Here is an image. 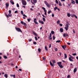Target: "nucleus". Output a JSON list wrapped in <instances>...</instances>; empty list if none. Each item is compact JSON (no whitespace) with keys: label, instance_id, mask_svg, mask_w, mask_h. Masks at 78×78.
Instances as JSON below:
<instances>
[{"label":"nucleus","instance_id":"nucleus-15","mask_svg":"<svg viewBox=\"0 0 78 78\" xmlns=\"http://www.w3.org/2000/svg\"><path fill=\"white\" fill-rule=\"evenodd\" d=\"M71 3H72V4H75V1L73 0H71Z\"/></svg>","mask_w":78,"mask_h":78},{"label":"nucleus","instance_id":"nucleus-12","mask_svg":"<svg viewBox=\"0 0 78 78\" xmlns=\"http://www.w3.org/2000/svg\"><path fill=\"white\" fill-rule=\"evenodd\" d=\"M57 63L58 65V66H59L61 65V64H62V62H57Z\"/></svg>","mask_w":78,"mask_h":78},{"label":"nucleus","instance_id":"nucleus-38","mask_svg":"<svg viewBox=\"0 0 78 78\" xmlns=\"http://www.w3.org/2000/svg\"><path fill=\"white\" fill-rule=\"evenodd\" d=\"M72 55H73V56H76V53L73 54Z\"/></svg>","mask_w":78,"mask_h":78},{"label":"nucleus","instance_id":"nucleus-53","mask_svg":"<svg viewBox=\"0 0 78 78\" xmlns=\"http://www.w3.org/2000/svg\"><path fill=\"white\" fill-rule=\"evenodd\" d=\"M66 34H63V36H64V37H66Z\"/></svg>","mask_w":78,"mask_h":78},{"label":"nucleus","instance_id":"nucleus-43","mask_svg":"<svg viewBox=\"0 0 78 78\" xmlns=\"http://www.w3.org/2000/svg\"><path fill=\"white\" fill-rule=\"evenodd\" d=\"M76 4H78V0H76Z\"/></svg>","mask_w":78,"mask_h":78},{"label":"nucleus","instance_id":"nucleus-52","mask_svg":"<svg viewBox=\"0 0 78 78\" xmlns=\"http://www.w3.org/2000/svg\"><path fill=\"white\" fill-rule=\"evenodd\" d=\"M29 42H31V41H32V39H29Z\"/></svg>","mask_w":78,"mask_h":78},{"label":"nucleus","instance_id":"nucleus-49","mask_svg":"<svg viewBox=\"0 0 78 78\" xmlns=\"http://www.w3.org/2000/svg\"><path fill=\"white\" fill-rule=\"evenodd\" d=\"M59 6H62V5H61V3H60V2H59Z\"/></svg>","mask_w":78,"mask_h":78},{"label":"nucleus","instance_id":"nucleus-5","mask_svg":"<svg viewBox=\"0 0 78 78\" xmlns=\"http://www.w3.org/2000/svg\"><path fill=\"white\" fill-rule=\"evenodd\" d=\"M74 59V57H72V56H71V57H69V60L70 61H71L73 62V60L72 59Z\"/></svg>","mask_w":78,"mask_h":78},{"label":"nucleus","instance_id":"nucleus-63","mask_svg":"<svg viewBox=\"0 0 78 78\" xmlns=\"http://www.w3.org/2000/svg\"><path fill=\"white\" fill-rule=\"evenodd\" d=\"M49 48H51V44H49Z\"/></svg>","mask_w":78,"mask_h":78},{"label":"nucleus","instance_id":"nucleus-31","mask_svg":"<svg viewBox=\"0 0 78 78\" xmlns=\"http://www.w3.org/2000/svg\"><path fill=\"white\" fill-rule=\"evenodd\" d=\"M45 50L46 51H48V49H47V48L45 46Z\"/></svg>","mask_w":78,"mask_h":78},{"label":"nucleus","instance_id":"nucleus-6","mask_svg":"<svg viewBox=\"0 0 78 78\" xmlns=\"http://www.w3.org/2000/svg\"><path fill=\"white\" fill-rule=\"evenodd\" d=\"M31 2L33 5H35V4L34 3H37V0H33L34 2H32V0H31Z\"/></svg>","mask_w":78,"mask_h":78},{"label":"nucleus","instance_id":"nucleus-56","mask_svg":"<svg viewBox=\"0 0 78 78\" xmlns=\"http://www.w3.org/2000/svg\"><path fill=\"white\" fill-rule=\"evenodd\" d=\"M73 32L74 34H75V30L74 29H73Z\"/></svg>","mask_w":78,"mask_h":78},{"label":"nucleus","instance_id":"nucleus-47","mask_svg":"<svg viewBox=\"0 0 78 78\" xmlns=\"http://www.w3.org/2000/svg\"><path fill=\"white\" fill-rule=\"evenodd\" d=\"M55 2L56 3H57V4H58V1L57 0H56Z\"/></svg>","mask_w":78,"mask_h":78},{"label":"nucleus","instance_id":"nucleus-28","mask_svg":"<svg viewBox=\"0 0 78 78\" xmlns=\"http://www.w3.org/2000/svg\"><path fill=\"white\" fill-rule=\"evenodd\" d=\"M4 57L5 59H7V58H8V57H7V56H4Z\"/></svg>","mask_w":78,"mask_h":78},{"label":"nucleus","instance_id":"nucleus-36","mask_svg":"<svg viewBox=\"0 0 78 78\" xmlns=\"http://www.w3.org/2000/svg\"><path fill=\"white\" fill-rule=\"evenodd\" d=\"M62 48H63L64 49V50H65V47L64 46H62Z\"/></svg>","mask_w":78,"mask_h":78},{"label":"nucleus","instance_id":"nucleus-37","mask_svg":"<svg viewBox=\"0 0 78 78\" xmlns=\"http://www.w3.org/2000/svg\"><path fill=\"white\" fill-rule=\"evenodd\" d=\"M24 25L25 27H26L27 26V24L26 23H24Z\"/></svg>","mask_w":78,"mask_h":78},{"label":"nucleus","instance_id":"nucleus-35","mask_svg":"<svg viewBox=\"0 0 78 78\" xmlns=\"http://www.w3.org/2000/svg\"><path fill=\"white\" fill-rule=\"evenodd\" d=\"M51 37V34L50 33V36H49V38H50V37Z\"/></svg>","mask_w":78,"mask_h":78},{"label":"nucleus","instance_id":"nucleus-50","mask_svg":"<svg viewBox=\"0 0 78 78\" xmlns=\"http://www.w3.org/2000/svg\"><path fill=\"white\" fill-rule=\"evenodd\" d=\"M15 14H16V13H18V11H16L15 12Z\"/></svg>","mask_w":78,"mask_h":78},{"label":"nucleus","instance_id":"nucleus-2","mask_svg":"<svg viewBox=\"0 0 78 78\" xmlns=\"http://www.w3.org/2000/svg\"><path fill=\"white\" fill-rule=\"evenodd\" d=\"M44 3L46 5V6L48 7V8H50L51 6L46 1H44Z\"/></svg>","mask_w":78,"mask_h":78},{"label":"nucleus","instance_id":"nucleus-34","mask_svg":"<svg viewBox=\"0 0 78 78\" xmlns=\"http://www.w3.org/2000/svg\"><path fill=\"white\" fill-rule=\"evenodd\" d=\"M38 51H39V52H41V49L40 48H39L38 49Z\"/></svg>","mask_w":78,"mask_h":78},{"label":"nucleus","instance_id":"nucleus-57","mask_svg":"<svg viewBox=\"0 0 78 78\" xmlns=\"http://www.w3.org/2000/svg\"><path fill=\"white\" fill-rule=\"evenodd\" d=\"M42 16H43V17L46 18V16H44V14H42Z\"/></svg>","mask_w":78,"mask_h":78},{"label":"nucleus","instance_id":"nucleus-17","mask_svg":"<svg viewBox=\"0 0 78 78\" xmlns=\"http://www.w3.org/2000/svg\"><path fill=\"white\" fill-rule=\"evenodd\" d=\"M50 62V64L51 65V66H52V67H53V63H52L51 62V61Z\"/></svg>","mask_w":78,"mask_h":78},{"label":"nucleus","instance_id":"nucleus-42","mask_svg":"<svg viewBox=\"0 0 78 78\" xmlns=\"http://www.w3.org/2000/svg\"><path fill=\"white\" fill-rule=\"evenodd\" d=\"M66 27H67V28H69V25H68V24H66Z\"/></svg>","mask_w":78,"mask_h":78},{"label":"nucleus","instance_id":"nucleus-58","mask_svg":"<svg viewBox=\"0 0 78 78\" xmlns=\"http://www.w3.org/2000/svg\"><path fill=\"white\" fill-rule=\"evenodd\" d=\"M23 16H24V17H27V16L25 15V14H23Z\"/></svg>","mask_w":78,"mask_h":78},{"label":"nucleus","instance_id":"nucleus-40","mask_svg":"<svg viewBox=\"0 0 78 78\" xmlns=\"http://www.w3.org/2000/svg\"><path fill=\"white\" fill-rule=\"evenodd\" d=\"M51 10H50L48 12V14H50V13H51Z\"/></svg>","mask_w":78,"mask_h":78},{"label":"nucleus","instance_id":"nucleus-30","mask_svg":"<svg viewBox=\"0 0 78 78\" xmlns=\"http://www.w3.org/2000/svg\"><path fill=\"white\" fill-rule=\"evenodd\" d=\"M31 19L30 18L29 19H27V20L28 22H30V20H31Z\"/></svg>","mask_w":78,"mask_h":78},{"label":"nucleus","instance_id":"nucleus-45","mask_svg":"<svg viewBox=\"0 0 78 78\" xmlns=\"http://www.w3.org/2000/svg\"><path fill=\"white\" fill-rule=\"evenodd\" d=\"M53 40H55V36L54 35L53 36Z\"/></svg>","mask_w":78,"mask_h":78},{"label":"nucleus","instance_id":"nucleus-9","mask_svg":"<svg viewBox=\"0 0 78 78\" xmlns=\"http://www.w3.org/2000/svg\"><path fill=\"white\" fill-rule=\"evenodd\" d=\"M60 31L61 33H62V32L64 31V30H63V29L62 28H61L60 29Z\"/></svg>","mask_w":78,"mask_h":78},{"label":"nucleus","instance_id":"nucleus-48","mask_svg":"<svg viewBox=\"0 0 78 78\" xmlns=\"http://www.w3.org/2000/svg\"><path fill=\"white\" fill-rule=\"evenodd\" d=\"M33 43H34V44L35 45L36 44H37V43L36 42H33Z\"/></svg>","mask_w":78,"mask_h":78},{"label":"nucleus","instance_id":"nucleus-10","mask_svg":"<svg viewBox=\"0 0 78 78\" xmlns=\"http://www.w3.org/2000/svg\"><path fill=\"white\" fill-rule=\"evenodd\" d=\"M10 2L11 4H12V5H14V2H13V1H12V0H11L10 1Z\"/></svg>","mask_w":78,"mask_h":78},{"label":"nucleus","instance_id":"nucleus-55","mask_svg":"<svg viewBox=\"0 0 78 78\" xmlns=\"http://www.w3.org/2000/svg\"><path fill=\"white\" fill-rule=\"evenodd\" d=\"M54 16H55V15H54V14H52V17H54Z\"/></svg>","mask_w":78,"mask_h":78},{"label":"nucleus","instance_id":"nucleus-24","mask_svg":"<svg viewBox=\"0 0 78 78\" xmlns=\"http://www.w3.org/2000/svg\"><path fill=\"white\" fill-rule=\"evenodd\" d=\"M51 33L52 34H55V32H54V31H51Z\"/></svg>","mask_w":78,"mask_h":78},{"label":"nucleus","instance_id":"nucleus-8","mask_svg":"<svg viewBox=\"0 0 78 78\" xmlns=\"http://www.w3.org/2000/svg\"><path fill=\"white\" fill-rule=\"evenodd\" d=\"M71 17H75L76 19H78V17H77V16L75 15V14L72 15H71Z\"/></svg>","mask_w":78,"mask_h":78},{"label":"nucleus","instance_id":"nucleus-21","mask_svg":"<svg viewBox=\"0 0 78 78\" xmlns=\"http://www.w3.org/2000/svg\"><path fill=\"white\" fill-rule=\"evenodd\" d=\"M65 58H67V54H64Z\"/></svg>","mask_w":78,"mask_h":78},{"label":"nucleus","instance_id":"nucleus-14","mask_svg":"<svg viewBox=\"0 0 78 78\" xmlns=\"http://www.w3.org/2000/svg\"><path fill=\"white\" fill-rule=\"evenodd\" d=\"M5 5L6 6V8H8V6H9V3H6L5 4Z\"/></svg>","mask_w":78,"mask_h":78},{"label":"nucleus","instance_id":"nucleus-60","mask_svg":"<svg viewBox=\"0 0 78 78\" xmlns=\"http://www.w3.org/2000/svg\"><path fill=\"white\" fill-rule=\"evenodd\" d=\"M43 60H45V58L44 57H43Z\"/></svg>","mask_w":78,"mask_h":78},{"label":"nucleus","instance_id":"nucleus-11","mask_svg":"<svg viewBox=\"0 0 78 78\" xmlns=\"http://www.w3.org/2000/svg\"><path fill=\"white\" fill-rule=\"evenodd\" d=\"M76 70H77V68H75L74 69V73H75L76 72Z\"/></svg>","mask_w":78,"mask_h":78},{"label":"nucleus","instance_id":"nucleus-26","mask_svg":"<svg viewBox=\"0 0 78 78\" xmlns=\"http://www.w3.org/2000/svg\"><path fill=\"white\" fill-rule=\"evenodd\" d=\"M58 66H59L60 68H63V66H62V65H59Z\"/></svg>","mask_w":78,"mask_h":78},{"label":"nucleus","instance_id":"nucleus-4","mask_svg":"<svg viewBox=\"0 0 78 78\" xmlns=\"http://www.w3.org/2000/svg\"><path fill=\"white\" fill-rule=\"evenodd\" d=\"M22 2L23 5H27V2L25 0H22Z\"/></svg>","mask_w":78,"mask_h":78},{"label":"nucleus","instance_id":"nucleus-46","mask_svg":"<svg viewBox=\"0 0 78 78\" xmlns=\"http://www.w3.org/2000/svg\"><path fill=\"white\" fill-rule=\"evenodd\" d=\"M17 6L18 7V8H19V5L18 4H16Z\"/></svg>","mask_w":78,"mask_h":78},{"label":"nucleus","instance_id":"nucleus-61","mask_svg":"<svg viewBox=\"0 0 78 78\" xmlns=\"http://www.w3.org/2000/svg\"><path fill=\"white\" fill-rule=\"evenodd\" d=\"M67 44L68 45H70V43H68Z\"/></svg>","mask_w":78,"mask_h":78},{"label":"nucleus","instance_id":"nucleus-20","mask_svg":"<svg viewBox=\"0 0 78 78\" xmlns=\"http://www.w3.org/2000/svg\"><path fill=\"white\" fill-rule=\"evenodd\" d=\"M4 76L6 78H8V75H7V74H5L4 75Z\"/></svg>","mask_w":78,"mask_h":78},{"label":"nucleus","instance_id":"nucleus-41","mask_svg":"<svg viewBox=\"0 0 78 78\" xmlns=\"http://www.w3.org/2000/svg\"><path fill=\"white\" fill-rule=\"evenodd\" d=\"M21 24H22L23 25L24 23L23 22V21H21Z\"/></svg>","mask_w":78,"mask_h":78},{"label":"nucleus","instance_id":"nucleus-44","mask_svg":"<svg viewBox=\"0 0 78 78\" xmlns=\"http://www.w3.org/2000/svg\"><path fill=\"white\" fill-rule=\"evenodd\" d=\"M35 38L36 41H37V37H35Z\"/></svg>","mask_w":78,"mask_h":78},{"label":"nucleus","instance_id":"nucleus-1","mask_svg":"<svg viewBox=\"0 0 78 78\" xmlns=\"http://www.w3.org/2000/svg\"><path fill=\"white\" fill-rule=\"evenodd\" d=\"M9 14L8 15H7L6 13H5V16H6V17H7V18H9V17H11L12 16V15L11 14V10H10L9 11Z\"/></svg>","mask_w":78,"mask_h":78},{"label":"nucleus","instance_id":"nucleus-59","mask_svg":"<svg viewBox=\"0 0 78 78\" xmlns=\"http://www.w3.org/2000/svg\"><path fill=\"white\" fill-rule=\"evenodd\" d=\"M13 76L14 78H16V75H14Z\"/></svg>","mask_w":78,"mask_h":78},{"label":"nucleus","instance_id":"nucleus-25","mask_svg":"<svg viewBox=\"0 0 78 78\" xmlns=\"http://www.w3.org/2000/svg\"><path fill=\"white\" fill-rule=\"evenodd\" d=\"M57 23L58 24H59L60 23V21L59 20H58V21L57 22Z\"/></svg>","mask_w":78,"mask_h":78},{"label":"nucleus","instance_id":"nucleus-27","mask_svg":"<svg viewBox=\"0 0 78 78\" xmlns=\"http://www.w3.org/2000/svg\"><path fill=\"white\" fill-rule=\"evenodd\" d=\"M61 42V40H58V41H56V43H57V42H58V43H59V42Z\"/></svg>","mask_w":78,"mask_h":78},{"label":"nucleus","instance_id":"nucleus-7","mask_svg":"<svg viewBox=\"0 0 78 78\" xmlns=\"http://www.w3.org/2000/svg\"><path fill=\"white\" fill-rule=\"evenodd\" d=\"M37 19H36L35 18L34 19V22L36 24H37V25L38 24V23H37Z\"/></svg>","mask_w":78,"mask_h":78},{"label":"nucleus","instance_id":"nucleus-54","mask_svg":"<svg viewBox=\"0 0 78 78\" xmlns=\"http://www.w3.org/2000/svg\"><path fill=\"white\" fill-rule=\"evenodd\" d=\"M59 25L61 27H62V24H60Z\"/></svg>","mask_w":78,"mask_h":78},{"label":"nucleus","instance_id":"nucleus-18","mask_svg":"<svg viewBox=\"0 0 78 78\" xmlns=\"http://www.w3.org/2000/svg\"><path fill=\"white\" fill-rule=\"evenodd\" d=\"M42 9H43V10H44V12L47 11V10H45L46 9L44 7H42Z\"/></svg>","mask_w":78,"mask_h":78},{"label":"nucleus","instance_id":"nucleus-64","mask_svg":"<svg viewBox=\"0 0 78 78\" xmlns=\"http://www.w3.org/2000/svg\"><path fill=\"white\" fill-rule=\"evenodd\" d=\"M76 59H77V60H78V56H77L76 57Z\"/></svg>","mask_w":78,"mask_h":78},{"label":"nucleus","instance_id":"nucleus-23","mask_svg":"<svg viewBox=\"0 0 78 78\" xmlns=\"http://www.w3.org/2000/svg\"><path fill=\"white\" fill-rule=\"evenodd\" d=\"M65 29L66 30V31H67L68 30V29H69V27H65Z\"/></svg>","mask_w":78,"mask_h":78},{"label":"nucleus","instance_id":"nucleus-19","mask_svg":"<svg viewBox=\"0 0 78 78\" xmlns=\"http://www.w3.org/2000/svg\"><path fill=\"white\" fill-rule=\"evenodd\" d=\"M52 62V63H53V64H55V60H51Z\"/></svg>","mask_w":78,"mask_h":78},{"label":"nucleus","instance_id":"nucleus-33","mask_svg":"<svg viewBox=\"0 0 78 78\" xmlns=\"http://www.w3.org/2000/svg\"><path fill=\"white\" fill-rule=\"evenodd\" d=\"M21 14H22V15H23V11L22 10L21 11Z\"/></svg>","mask_w":78,"mask_h":78},{"label":"nucleus","instance_id":"nucleus-62","mask_svg":"<svg viewBox=\"0 0 78 78\" xmlns=\"http://www.w3.org/2000/svg\"><path fill=\"white\" fill-rule=\"evenodd\" d=\"M67 78H70V75H68V76H67Z\"/></svg>","mask_w":78,"mask_h":78},{"label":"nucleus","instance_id":"nucleus-16","mask_svg":"<svg viewBox=\"0 0 78 78\" xmlns=\"http://www.w3.org/2000/svg\"><path fill=\"white\" fill-rule=\"evenodd\" d=\"M39 22L40 23H41L42 24H44V22H43V21H41V20H39Z\"/></svg>","mask_w":78,"mask_h":78},{"label":"nucleus","instance_id":"nucleus-32","mask_svg":"<svg viewBox=\"0 0 78 78\" xmlns=\"http://www.w3.org/2000/svg\"><path fill=\"white\" fill-rule=\"evenodd\" d=\"M57 7H55L54 8V9L55 11H56V9H57Z\"/></svg>","mask_w":78,"mask_h":78},{"label":"nucleus","instance_id":"nucleus-13","mask_svg":"<svg viewBox=\"0 0 78 78\" xmlns=\"http://www.w3.org/2000/svg\"><path fill=\"white\" fill-rule=\"evenodd\" d=\"M33 33H34V34L35 35V36H38V35H37V34H36V32L33 31Z\"/></svg>","mask_w":78,"mask_h":78},{"label":"nucleus","instance_id":"nucleus-22","mask_svg":"<svg viewBox=\"0 0 78 78\" xmlns=\"http://www.w3.org/2000/svg\"><path fill=\"white\" fill-rule=\"evenodd\" d=\"M67 16L69 17H70V14L69 13H67Z\"/></svg>","mask_w":78,"mask_h":78},{"label":"nucleus","instance_id":"nucleus-51","mask_svg":"<svg viewBox=\"0 0 78 78\" xmlns=\"http://www.w3.org/2000/svg\"><path fill=\"white\" fill-rule=\"evenodd\" d=\"M55 50L56 51H58V48H55Z\"/></svg>","mask_w":78,"mask_h":78},{"label":"nucleus","instance_id":"nucleus-3","mask_svg":"<svg viewBox=\"0 0 78 78\" xmlns=\"http://www.w3.org/2000/svg\"><path fill=\"white\" fill-rule=\"evenodd\" d=\"M15 28L16 30L17 31H18V32H21V33H22V30H21V29H20V28L18 27H16Z\"/></svg>","mask_w":78,"mask_h":78},{"label":"nucleus","instance_id":"nucleus-29","mask_svg":"<svg viewBox=\"0 0 78 78\" xmlns=\"http://www.w3.org/2000/svg\"><path fill=\"white\" fill-rule=\"evenodd\" d=\"M43 20L44 21V22H45V18H43Z\"/></svg>","mask_w":78,"mask_h":78},{"label":"nucleus","instance_id":"nucleus-39","mask_svg":"<svg viewBox=\"0 0 78 78\" xmlns=\"http://www.w3.org/2000/svg\"><path fill=\"white\" fill-rule=\"evenodd\" d=\"M45 13H44V14L45 15V16H47V11H44Z\"/></svg>","mask_w":78,"mask_h":78}]
</instances>
